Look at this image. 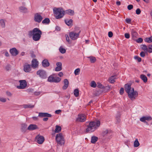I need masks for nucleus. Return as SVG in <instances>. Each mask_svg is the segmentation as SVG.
I'll use <instances>...</instances> for the list:
<instances>
[{"mask_svg":"<svg viewBox=\"0 0 152 152\" xmlns=\"http://www.w3.org/2000/svg\"><path fill=\"white\" fill-rule=\"evenodd\" d=\"M124 88L126 92L128 94V96L131 100L136 99L138 94L137 91H134V88H131L130 84H127L125 85Z\"/></svg>","mask_w":152,"mask_h":152,"instance_id":"nucleus-1","label":"nucleus"},{"mask_svg":"<svg viewBox=\"0 0 152 152\" xmlns=\"http://www.w3.org/2000/svg\"><path fill=\"white\" fill-rule=\"evenodd\" d=\"M100 122L99 121H91L87 126V128L85 132L86 133H91L94 132L99 126Z\"/></svg>","mask_w":152,"mask_h":152,"instance_id":"nucleus-2","label":"nucleus"},{"mask_svg":"<svg viewBox=\"0 0 152 152\" xmlns=\"http://www.w3.org/2000/svg\"><path fill=\"white\" fill-rule=\"evenodd\" d=\"M42 31L39 28H36L32 31H30L28 32L29 36H32L33 39L35 41H37L39 40L42 34Z\"/></svg>","mask_w":152,"mask_h":152,"instance_id":"nucleus-3","label":"nucleus"},{"mask_svg":"<svg viewBox=\"0 0 152 152\" xmlns=\"http://www.w3.org/2000/svg\"><path fill=\"white\" fill-rule=\"evenodd\" d=\"M53 11L56 19L61 18L65 15L64 10L62 8H54L53 9Z\"/></svg>","mask_w":152,"mask_h":152,"instance_id":"nucleus-4","label":"nucleus"},{"mask_svg":"<svg viewBox=\"0 0 152 152\" xmlns=\"http://www.w3.org/2000/svg\"><path fill=\"white\" fill-rule=\"evenodd\" d=\"M81 31L79 27L75 28V31L69 33L70 37L73 40L76 39L79 37Z\"/></svg>","mask_w":152,"mask_h":152,"instance_id":"nucleus-5","label":"nucleus"},{"mask_svg":"<svg viewBox=\"0 0 152 152\" xmlns=\"http://www.w3.org/2000/svg\"><path fill=\"white\" fill-rule=\"evenodd\" d=\"M56 140L57 143L60 145H64L65 143V140L63 136L61 133L56 134Z\"/></svg>","mask_w":152,"mask_h":152,"instance_id":"nucleus-6","label":"nucleus"},{"mask_svg":"<svg viewBox=\"0 0 152 152\" xmlns=\"http://www.w3.org/2000/svg\"><path fill=\"white\" fill-rule=\"evenodd\" d=\"M37 74L42 79H45L47 77V75L46 72L44 70L40 69L37 72Z\"/></svg>","mask_w":152,"mask_h":152,"instance_id":"nucleus-7","label":"nucleus"},{"mask_svg":"<svg viewBox=\"0 0 152 152\" xmlns=\"http://www.w3.org/2000/svg\"><path fill=\"white\" fill-rule=\"evenodd\" d=\"M38 116L40 117H47L43 119V121H47L48 118V117H51L52 115L46 113H39Z\"/></svg>","mask_w":152,"mask_h":152,"instance_id":"nucleus-8","label":"nucleus"},{"mask_svg":"<svg viewBox=\"0 0 152 152\" xmlns=\"http://www.w3.org/2000/svg\"><path fill=\"white\" fill-rule=\"evenodd\" d=\"M48 81L50 82L58 83L60 81L61 78L58 77H54L52 75L50 76L48 78Z\"/></svg>","mask_w":152,"mask_h":152,"instance_id":"nucleus-9","label":"nucleus"},{"mask_svg":"<svg viewBox=\"0 0 152 152\" xmlns=\"http://www.w3.org/2000/svg\"><path fill=\"white\" fill-rule=\"evenodd\" d=\"M86 119V116L83 114H80L78 115L76 119V121L78 122H85Z\"/></svg>","mask_w":152,"mask_h":152,"instance_id":"nucleus-10","label":"nucleus"},{"mask_svg":"<svg viewBox=\"0 0 152 152\" xmlns=\"http://www.w3.org/2000/svg\"><path fill=\"white\" fill-rule=\"evenodd\" d=\"M19 82L20 83L19 86H18L17 88L19 89H23L25 88L27 86V82L25 80H20Z\"/></svg>","mask_w":152,"mask_h":152,"instance_id":"nucleus-11","label":"nucleus"},{"mask_svg":"<svg viewBox=\"0 0 152 152\" xmlns=\"http://www.w3.org/2000/svg\"><path fill=\"white\" fill-rule=\"evenodd\" d=\"M42 19V16L39 13H37L35 14L34 20L35 22L39 23L41 22Z\"/></svg>","mask_w":152,"mask_h":152,"instance_id":"nucleus-12","label":"nucleus"},{"mask_svg":"<svg viewBox=\"0 0 152 152\" xmlns=\"http://www.w3.org/2000/svg\"><path fill=\"white\" fill-rule=\"evenodd\" d=\"M37 142L39 144H42L44 141L45 139L42 136L40 135H38L35 138Z\"/></svg>","mask_w":152,"mask_h":152,"instance_id":"nucleus-13","label":"nucleus"},{"mask_svg":"<svg viewBox=\"0 0 152 152\" xmlns=\"http://www.w3.org/2000/svg\"><path fill=\"white\" fill-rule=\"evenodd\" d=\"M23 70L26 72H30L31 70V65L28 64H25L23 66Z\"/></svg>","mask_w":152,"mask_h":152,"instance_id":"nucleus-14","label":"nucleus"},{"mask_svg":"<svg viewBox=\"0 0 152 152\" xmlns=\"http://www.w3.org/2000/svg\"><path fill=\"white\" fill-rule=\"evenodd\" d=\"M10 52L11 55L13 56H16L19 53L18 51L15 48H13L10 49Z\"/></svg>","mask_w":152,"mask_h":152,"instance_id":"nucleus-15","label":"nucleus"},{"mask_svg":"<svg viewBox=\"0 0 152 152\" xmlns=\"http://www.w3.org/2000/svg\"><path fill=\"white\" fill-rule=\"evenodd\" d=\"M152 119L151 117L150 116H143L140 119V121L143 122L145 123H146V124H148V123L145 121L146 120L148 121H151Z\"/></svg>","mask_w":152,"mask_h":152,"instance_id":"nucleus-16","label":"nucleus"},{"mask_svg":"<svg viewBox=\"0 0 152 152\" xmlns=\"http://www.w3.org/2000/svg\"><path fill=\"white\" fill-rule=\"evenodd\" d=\"M111 131L110 130L106 129L103 131L102 133V135L103 137H107L111 135Z\"/></svg>","mask_w":152,"mask_h":152,"instance_id":"nucleus-17","label":"nucleus"},{"mask_svg":"<svg viewBox=\"0 0 152 152\" xmlns=\"http://www.w3.org/2000/svg\"><path fill=\"white\" fill-rule=\"evenodd\" d=\"M31 66L34 68L37 67L38 65V62L36 59H33L31 62Z\"/></svg>","mask_w":152,"mask_h":152,"instance_id":"nucleus-18","label":"nucleus"},{"mask_svg":"<svg viewBox=\"0 0 152 152\" xmlns=\"http://www.w3.org/2000/svg\"><path fill=\"white\" fill-rule=\"evenodd\" d=\"M37 129H38L37 126L33 124H30L27 128V129L29 131H32Z\"/></svg>","mask_w":152,"mask_h":152,"instance_id":"nucleus-19","label":"nucleus"},{"mask_svg":"<svg viewBox=\"0 0 152 152\" xmlns=\"http://www.w3.org/2000/svg\"><path fill=\"white\" fill-rule=\"evenodd\" d=\"M19 10L20 12L24 13H27L28 12L27 8L24 6L19 7Z\"/></svg>","mask_w":152,"mask_h":152,"instance_id":"nucleus-20","label":"nucleus"},{"mask_svg":"<svg viewBox=\"0 0 152 152\" xmlns=\"http://www.w3.org/2000/svg\"><path fill=\"white\" fill-rule=\"evenodd\" d=\"M42 66L44 67H48L50 65V63L47 59H44L42 62Z\"/></svg>","mask_w":152,"mask_h":152,"instance_id":"nucleus-21","label":"nucleus"},{"mask_svg":"<svg viewBox=\"0 0 152 152\" xmlns=\"http://www.w3.org/2000/svg\"><path fill=\"white\" fill-rule=\"evenodd\" d=\"M65 15L67 14L70 15L72 16L74 15L75 12L73 10L68 9L64 10Z\"/></svg>","mask_w":152,"mask_h":152,"instance_id":"nucleus-22","label":"nucleus"},{"mask_svg":"<svg viewBox=\"0 0 152 152\" xmlns=\"http://www.w3.org/2000/svg\"><path fill=\"white\" fill-rule=\"evenodd\" d=\"M64 85L63 86L62 88L63 90H65L68 86L69 82L67 79H65L64 80Z\"/></svg>","mask_w":152,"mask_h":152,"instance_id":"nucleus-23","label":"nucleus"},{"mask_svg":"<svg viewBox=\"0 0 152 152\" xmlns=\"http://www.w3.org/2000/svg\"><path fill=\"white\" fill-rule=\"evenodd\" d=\"M131 33L132 39L135 40L137 35V33L134 30L132 29L131 31Z\"/></svg>","mask_w":152,"mask_h":152,"instance_id":"nucleus-24","label":"nucleus"},{"mask_svg":"<svg viewBox=\"0 0 152 152\" xmlns=\"http://www.w3.org/2000/svg\"><path fill=\"white\" fill-rule=\"evenodd\" d=\"M27 125L25 124H22L21 125V130L22 132H25L27 129Z\"/></svg>","mask_w":152,"mask_h":152,"instance_id":"nucleus-25","label":"nucleus"},{"mask_svg":"<svg viewBox=\"0 0 152 152\" xmlns=\"http://www.w3.org/2000/svg\"><path fill=\"white\" fill-rule=\"evenodd\" d=\"M65 22L66 24L69 26H71L72 25V19L65 20Z\"/></svg>","mask_w":152,"mask_h":152,"instance_id":"nucleus-26","label":"nucleus"},{"mask_svg":"<svg viewBox=\"0 0 152 152\" xmlns=\"http://www.w3.org/2000/svg\"><path fill=\"white\" fill-rule=\"evenodd\" d=\"M140 78L144 83H146L147 81V78L145 75L143 74H141L140 76Z\"/></svg>","mask_w":152,"mask_h":152,"instance_id":"nucleus-27","label":"nucleus"},{"mask_svg":"<svg viewBox=\"0 0 152 152\" xmlns=\"http://www.w3.org/2000/svg\"><path fill=\"white\" fill-rule=\"evenodd\" d=\"M98 140V137L95 136H93L91 137V142L92 143H95Z\"/></svg>","mask_w":152,"mask_h":152,"instance_id":"nucleus-28","label":"nucleus"},{"mask_svg":"<svg viewBox=\"0 0 152 152\" xmlns=\"http://www.w3.org/2000/svg\"><path fill=\"white\" fill-rule=\"evenodd\" d=\"M0 26L2 28H4L5 27L4 21L3 19L0 20Z\"/></svg>","mask_w":152,"mask_h":152,"instance_id":"nucleus-29","label":"nucleus"},{"mask_svg":"<svg viewBox=\"0 0 152 152\" xmlns=\"http://www.w3.org/2000/svg\"><path fill=\"white\" fill-rule=\"evenodd\" d=\"M144 41L145 42L149 43L152 42V36L146 38L145 39Z\"/></svg>","mask_w":152,"mask_h":152,"instance_id":"nucleus-30","label":"nucleus"},{"mask_svg":"<svg viewBox=\"0 0 152 152\" xmlns=\"http://www.w3.org/2000/svg\"><path fill=\"white\" fill-rule=\"evenodd\" d=\"M22 106L25 108H33L34 107V105H31L30 104H24Z\"/></svg>","mask_w":152,"mask_h":152,"instance_id":"nucleus-31","label":"nucleus"},{"mask_svg":"<svg viewBox=\"0 0 152 152\" xmlns=\"http://www.w3.org/2000/svg\"><path fill=\"white\" fill-rule=\"evenodd\" d=\"M61 126L56 125V129L55 132L56 133H58L60 132L61 130Z\"/></svg>","mask_w":152,"mask_h":152,"instance_id":"nucleus-32","label":"nucleus"},{"mask_svg":"<svg viewBox=\"0 0 152 152\" xmlns=\"http://www.w3.org/2000/svg\"><path fill=\"white\" fill-rule=\"evenodd\" d=\"M115 76H112L109 78V81L111 83H114L115 82Z\"/></svg>","mask_w":152,"mask_h":152,"instance_id":"nucleus-33","label":"nucleus"},{"mask_svg":"<svg viewBox=\"0 0 152 152\" xmlns=\"http://www.w3.org/2000/svg\"><path fill=\"white\" fill-rule=\"evenodd\" d=\"M140 145V143L138 141V139H136L134 142V146L135 147H137Z\"/></svg>","mask_w":152,"mask_h":152,"instance_id":"nucleus-34","label":"nucleus"},{"mask_svg":"<svg viewBox=\"0 0 152 152\" xmlns=\"http://www.w3.org/2000/svg\"><path fill=\"white\" fill-rule=\"evenodd\" d=\"M50 21L49 19L48 18H46L42 20V23L43 24H48Z\"/></svg>","mask_w":152,"mask_h":152,"instance_id":"nucleus-35","label":"nucleus"},{"mask_svg":"<svg viewBox=\"0 0 152 152\" xmlns=\"http://www.w3.org/2000/svg\"><path fill=\"white\" fill-rule=\"evenodd\" d=\"M120 115L119 113L118 114L116 117V123H119L120 122Z\"/></svg>","mask_w":152,"mask_h":152,"instance_id":"nucleus-36","label":"nucleus"},{"mask_svg":"<svg viewBox=\"0 0 152 152\" xmlns=\"http://www.w3.org/2000/svg\"><path fill=\"white\" fill-rule=\"evenodd\" d=\"M141 48L144 51L146 52L148 51V48L147 46L145 45H141Z\"/></svg>","mask_w":152,"mask_h":152,"instance_id":"nucleus-37","label":"nucleus"},{"mask_svg":"<svg viewBox=\"0 0 152 152\" xmlns=\"http://www.w3.org/2000/svg\"><path fill=\"white\" fill-rule=\"evenodd\" d=\"M90 58V61L92 63H94L96 61V59L94 57H88Z\"/></svg>","mask_w":152,"mask_h":152,"instance_id":"nucleus-38","label":"nucleus"},{"mask_svg":"<svg viewBox=\"0 0 152 152\" xmlns=\"http://www.w3.org/2000/svg\"><path fill=\"white\" fill-rule=\"evenodd\" d=\"M74 95L76 97H77L79 96V92L78 89H75L74 91Z\"/></svg>","mask_w":152,"mask_h":152,"instance_id":"nucleus-39","label":"nucleus"},{"mask_svg":"<svg viewBox=\"0 0 152 152\" xmlns=\"http://www.w3.org/2000/svg\"><path fill=\"white\" fill-rule=\"evenodd\" d=\"M59 50L60 52L62 53H64L66 52V50L62 48V47H60L59 48Z\"/></svg>","mask_w":152,"mask_h":152,"instance_id":"nucleus-40","label":"nucleus"},{"mask_svg":"<svg viewBox=\"0 0 152 152\" xmlns=\"http://www.w3.org/2000/svg\"><path fill=\"white\" fill-rule=\"evenodd\" d=\"M90 85L91 87L94 88H95L96 86V84L95 82L94 81H91Z\"/></svg>","mask_w":152,"mask_h":152,"instance_id":"nucleus-41","label":"nucleus"},{"mask_svg":"<svg viewBox=\"0 0 152 152\" xmlns=\"http://www.w3.org/2000/svg\"><path fill=\"white\" fill-rule=\"evenodd\" d=\"M80 71V69L79 68H77L76 69L74 72L75 74V75H78Z\"/></svg>","mask_w":152,"mask_h":152,"instance_id":"nucleus-42","label":"nucleus"},{"mask_svg":"<svg viewBox=\"0 0 152 152\" xmlns=\"http://www.w3.org/2000/svg\"><path fill=\"white\" fill-rule=\"evenodd\" d=\"M136 41L138 43H141L143 41V39L141 38H139L136 40Z\"/></svg>","mask_w":152,"mask_h":152,"instance_id":"nucleus-43","label":"nucleus"},{"mask_svg":"<svg viewBox=\"0 0 152 152\" xmlns=\"http://www.w3.org/2000/svg\"><path fill=\"white\" fill-rule=\"evenodd\" d=\"M134 58L135 59L137 60L138 62H140L141 61V58L137 56H134Z\"/></svg>","mask_w":152,"mask_h":152,"instance_id":"nucleus-44","label":"nucleus"},{"mask_svg":"<svg viewBox=\"0 0 152 152\" xmlns=\"http://www.w3.org/2000/svg\"><path fill=\"white\" fill-rule=\"evenodd\" d=\"M0 101L3 102H5L6 101V99L5 98L0 97Z\"/></svg>","mask_w":152,"mask_h":152,"instance_id":"nucleus-45","label":"nucleus"},{"mask_svg":"<svg viewBox=\"0 0 152 152\" xmlns=\"http://www.w3.org/2000/svg\"><path fill=\"white\" fill-rule=\"evenodd\" d=\"M61 69L62 67L57 66L55 68V71L58 72L61 71Z\"/></svg>","mask_w":152,"mask_h":152,"instance_id":"nucleus-46","label":"nucleus"},{"mask_svg":"<svg viewBox=\"0 0 152 152\" xmlns=\"http://www.w3.org/2000/svg\"><path fill=\"white\" fill-rule=\"evenodd\" d=\"M56 65L58 67H62V63L61 62H57Z\"/></svg>","mask_w":152,"mask_h":152,"instance_id":"nucleus-47","label":"nucleus"},{"mask_svg":"<svg viewBox=\"0 0 152 152\" xmlns=\"http://www.w3.org/2000/svg\"><path fill=\"white\" fill-rule=\"evenodd\" d=\"M124 92V88H121L120 90V94L121 95H122L123 94Z\"/></svg>","mask_w":152,"mask_h":152,"instance_id":"nucleus-48","label":"nucleus"},{"mask_svg":"<svg viewBox=\"0 0 152 152\" xmlns=\"http://www.w3.org/2000/svg\"><path fill=\"white\" fill-rule=\"evenodd\" d=\"M136 14L137 15L140 14L141 13V10L139 8L137 9L136 11Z\"/></svg>","mask_w":152,"mask_h":152,"instance_id":"nucleus-49","label":"nucleus"},{"mask_svg":"<svg viewBox=\"0 0 152 152\" xmlns=\"http://www.w3.org/2000/svg\"><path fill=\"white\" fill-rule=\"evenodd\" d=\"M133 8V6L132 5L130 4L128 5L127 6V8L129 10H132Z\"/></svg>","mask_w":152,"mask_h":152,"instance_id":"nucleus-50","label":"nucleus"},{"mask_svg":"<svg viewBox=\"0 0 152 152\" xmlns=\"http://www.w3.org/2000/svg\"><path fill=\"white\" fill-rule=\"evenodd\" d=\"M124 36L126 38L129 39L130 37V35L129 33H126L125 34Z\"/></svg>","mask_w":152,"mask_h":152,"instance_id":"nucleus-51","label":"nucleus"},{"mask_svg":"<svg viewBox=\"0 0 152 152\" xmlns=\"http://www.w3.org/2000/svg\"><path fill=\"white\" fill-rule=\"evenodd\" d=\"M97 87L101 88H104V86L100 83H98L97 85Z\"/></svg>","mask_w":152,"mask_h":152,"instance_id":"nucleus-52","label":"nucleus"},{"mask_svg":"<svg viewBox=\"0 0 152 152\" xmlns=\"http://www.w3.org/2000/svg\"><path fill=\"white\" fill-rule=\"evenodd\" d=\"M128 23H130L131 20L130 18H126L125 20Z\"/></svg>","mask_w":152,"mask_h":152,"instance_id":"nucleus-53","label":"nucleus"},{"mask_svg":"<svg viewBox=\"0 0 152 152\" xmlns=\"http://www.w3.org/2000/svg\"><path fill=\"white\" fill-rule=\"evenodd\" d=\"M140 55L142 57H144L145 56V53L143 51H142L140 53Z\"/></svg>","mask_w":152,"mask_h":152,"instance_id":"nucleus-54","label":"nucleus"},{"mask_svg":"<svg viewBox=\"0 0 152 152\" xmlns=\"http://www.w3.org/2000/svg\"><path fill=\"white\" fill-rule=\"evenodd\" d=\"M108 35L109 37H111L113 36V33L111 31H109L108 32Z\"/></svg>","mask_w":152,"mask_h":152,"instance_id":"nucleus-55","label":"nucleus"},{"mask_svg":"<svg viewBox=\"0 0 152 152\" xmlns=\"http://www.w3.org/2000/svg\"><path fill=\"white\" fill-rule=\"evenodd\" d=\"M65 37H66V40L68 42H69V38L68 35H65Z\"/></svg>","mask_w":152,"mask_h":152,"instance_id":"nucleus-56","label":"nucleus"},{"mask_svg":"<svg viewBox=\"0 0 152 152\" xmlns=\"http://www.w3.org/2000/svg\"><path fill=\"white\" fill-rule=\"evenodd\" d=\"M31 56L32 58H34L36 57V56L34 54L33 52H31L30 53Z\"/></svg>","mask_w":152,"mask_h":152,"instance_id":"nucleus-57","label":"nucleus"},{"mask_svg":"<svg viewBox=\"0 0 152 152\" xmlns=\"http://www.w3.org/2000/svg\"><path fill=\"white\" fill-rule=\"evenodd\" d=\"M41 92L40 91L36 92L34 94L35 95L38 96L41 94Z\"/></svg>","mask_w":152,"mask_h":152,"instance_id":"nucleus-58","label":"nucleus"},{"mask_svg":"<svg viewBox=\"0 0 152 152\" xmlns=\"http://www.w3.org/2000/svg\"><path fill=\"white\" fill-rule=\"evenodd\" d=\"M6 93L7 95L8 96H12V94L10 92L7 91L6 92Z\"/></svg>","mask_w":152,"mask_h":152,"instance_id":"nucleus-59","label":"nucleus"},{"mask_svg":"<svg viewBox=\"0 0 152 152\" xmlns=\"http://www.w3.org/2000/svg\"><path fill=\"white\" fill-rule=\"evenodd\" d=\"M61 111V110H58L55 111V113L57 114H59Z\"/></svg>","mask_w":152,"mask_h":152,"instance_id":"nucleus-60","label":"nucleus"},{"mask_svg":"<svg viewBox=\"0 0 152 152\" xmlns=\"http://www.w3.org/2000/svg\"><path fill=\"white\" fill-rule=\"evenodd\" d=\"M58 75L60 77H61L63 75V73L61 72H59L58 74Z\"/></svg>","mask_w":152,"mask_h":152,"instance_id":"nucleus-61","label":"nucleus"},{"mask_svg":"<svg viewBox=\"0 0 152 152\" xmlns=\"http://www.w3.org/2000/svg\"><path fill=\"white\" fill-rule=\"evenodd\" d=\"M5 56L7 57H8L9 56L8 53L7 51H6L5 53Z\"/></svg>","mask_w":152,"mask_h":152,"instance_id":"nucleus-62","label":"nucleus"},{"mask_svg":"<svg viewBox=\"0 0 152 152\" xmlns=\"http://www.w3.org/2000/svg\"><path fill=\"white\" fill-rule=\"evenodd\" d=\"M116 4L118 6L120 5H121V2L120 1H117L116 2Z\"/></svg>","mask_w":152,"mask_h":152,"instance_id":"nucleus-63","label":"nucleus"},{"mask_svg":"<svg viewBox=\"0 0 152 152\" xmlns=\"http://www.w3.org/2000/svg\"><path fill=\"white\" fill-rule=\"evenodd\" d=\"M148 47L149 49L152 50V45H149L148 46Z\"/></svg>","mask_w":152,"mask_h":152,"instance_id":"nucleus-64","label":"nucleus"}]
</instances>
